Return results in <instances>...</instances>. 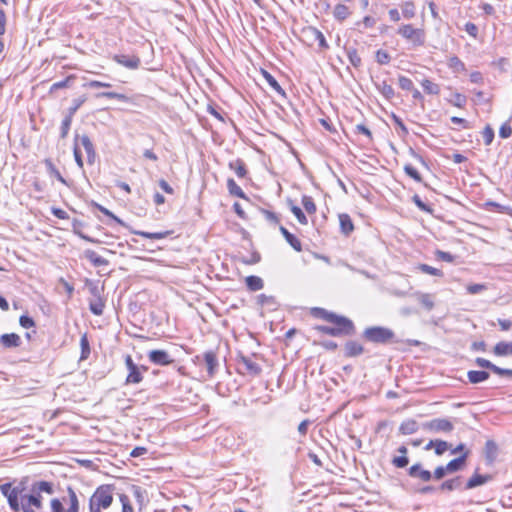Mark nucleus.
<instances>
[{"label":"nucleus","instance_id":"63","mask_svg":"<svg viewBox=\"0 0 512 512\" xmlns=\"http://www.w3.org/2000/svg\"><path fill=\"white\" fill-rule=\"evenodd\" d=\"M120 502L122 504V512H134L130 499L127 495L120 494Z\"/></svg>","mask_w":512,"mask_h":512},{"label":"nucleus","instance_id":"46","mask_svg":"<svg viewBox=\"0 0 512 512\" xmlns=\"http://www.w3.org/2000/svg\"><path fill=\"white\" fill-rule=\"evenodd\" d=\"M302 205L308 214L316 213L317 208L312 197L304 195L302 197Z\"/></svg>","mask_w":512,"mask_h":512},{"label":"nucleus","instance_id":"4","mask_svg":"<svg viewBox=\"0 0 512 512\" xmlns=\"http://www.w3.org/2000/svg\"><path fill=\"white\" fill-rule=\"evenodd\" d=\"M362 337L367 342H371L374 344H390L398 342L395 339V333L393 330L382 327V326H371L367 327L363 333Z\"/></svg>","mask_w":512,"mask_h":512},{"label":"nucleus","instance_id":"53","mask_svg":"<svg viewBox=\"0 0 512 512\" xmlns=\"http://www.w3.org/2000/svg\"><path fill=\"white\" fill-rule=\"evenodd\" d=\"M93 205L100 211L102 212L104 215L112 218L113 220H115L118 224L122 225V226H125V223L120 219L118 218L116 215H114L110 210H108L107 208H105L104 206L98 204V203H93Z\"/></svg>","mask_w":512,"mask_h":512},{"label":"nucleus","instance_id":"49","mask_svg":"<svg viewBox=\"0 0 512 512\" xmlns=\"http://www.w3.org/2000/svg\"><path fill=\"white\" fill-rule=\"evenodd\" d=\"M73 154H74L76 164L78 165L79 168L82 169L84 166V163H83L81 151L78 147V134L75 135Z\"/></svg>","mask_w":512,"mask_h":512},{"label":"nucleus","instance_id":"5","mask_svg":"<svg viewBox=\"0 0 512 512\" xmlns=\"http://www.w3.org/2000/svg\"><path fill=\"white\" fill-rule=\"evenodd\" d=\"M2 494L7 498L9 507L14 512H20V505H22V497L28 495L24 482H20L17 486H12L11 483H4L0 485Z\"/></svg>","mask_w":512,"mask_h":512},{"label":"nucleus","instance_id":"15","mask_svg":"<svg viewBox=\"0 0 512 512\" xmlns=\"http://www.w3.org/2000/svg\"><path fill=\"white\" fill-rule=\"evenodd\" d=\"M22 341L16 333H5L0 336V345L3 348L11 349L20 347Z\"/></svg>","mask_w":512,"mask_h":512},{"label":"nucleus","instance_id":"36","mask_svg":"<svg viewBox=\"0 0 512 512\" xmlns=\"http://www.w3.org/2000/svg\"><path fill=\"white\" fill-rule=\"evenodd\" d=\"M44 164H45L46 169L50 175L54 176L61 183L65 184V185L67 184V181L65 180V178H63V176L61 175L59 170L55 167V165L53 164L51 159H45Z\"/></svg>","mask_w":512,"mask_h":512},{"label":"nucleus","instance_id":"39","mask_svg":"<svg viewBox=\"0 0 512 512\" xmlns=\"http://www.w3.org/2000/svg\"><path fill=\"white\" fill-rule=\"evenodd\" d=\"M104 307H105V304L100 297H98L94 301H90V303H89L90 311L96 316H100L103 314Z\"/></svg>","mask_w":512,"mask_h":512},{"label":"nucleus","instance_id":"43","mask_svg":"<svg viewBox=\"0 0 512 512\" xmlns=\"http://www.w3.org/2000/svg\"><path fill=\"white\" fill-rule=\"evenodd\" d=\"M80 347H81V360H85L90 355V344L87 337V334H83L80 339Z\"/></svg>","mask_w":512,"mask_h":512},{"label":"nucleus","instance_id":"14","mask_svg":"<svg viewBox=\"0 0 512 512\" xmlns=\"http://www.w3.org/2000/svg\"><path fill=\"white\" fill-rule=\"evenodd\" d=\"M311 315L314 316L315 318H319V319H322V320H325L327 322H330V321H344L343 320V317L342 315H338L334 312H330L324 308H320V307H314L311 309Z\"/></svg>","mask_w":512,"mask_h":512},{"label":"nucleus","instance_id":"29","mask_svg":"<svg viewBox=\"0 0 512 512\" xmlns=\"http://www.w3.org/2000/svg\"><path fill=\"white\" fill-rule=\"evenodd\" d=\"M131 232L135 235H139L141 237H144L147 239H154V240L164 239L172 233L171 231L146 232V231H139V230H132Z\"/></svg>","mask_w":512,"mask_h":512},{"label":"nucleus","instance_id":"37","mask_svg":"<svg viewBox=\"0 0 512 512\" xmlns=\"http://www.w3.org/2000/svg\"><path fill=\"white\" fill-rule=\"evenodd\" d=\"M227 188L231 195L242 198V199H247L245 193L240 188V186L237 185V183L234 181V179L229 178L227 180Z\"/></svg>","mask_w":512,"mask_h":512},{"label":"nucleus","instance_id":"22","mask_svg":"<svg viewBox=\"0 0 512 512\" xmlns=\"http://www.w3.org/2000/svg\"><path fill=\"white\" fill-rule=\"evenodd\" d=\"M339 224L341 233L346 237H348L354 231V224L352 219L346 213L339 214Z\"/></svg>","mask_w":512,"mask_h":512},{"label":"nucleus","instance_id":"60","mask_svg":"<svg viewBox=\"0 0 512 512\" xmlns=\"http://www.w3.org/2000/svg\"><path fill=\"white\" fill-rule=\"evenodd\" d=\"M412 201L413 203L421 210V211H424V212H427V213H431L432 212V208L425 204L421 198L419 197V195L415 194L413 197H412Z\"/></svg>","mask_w":512,"mask_h":512},{"label":"nucleus","instance_id":"44","mask_svg":"<svg viewBox=\"0 0 512 512\" xmlns=\"http://www.w3.org/2000/svg\"><path fill=\"white\" fill-rule=\"evenodd\" d=\"M497 449V445L493 440H487L485 443L486 458L493 461L496 457Z\"/></svg>","mask_w":512,"mask_h":512},{"label":"nucleus","instance_id":"48","mask_svg":"<svg viewBox=\"0 0 512 512\" xmlns=\"http://www.w3.org/2000/svg\"><path fill=\"white\" fill-rule=\"evenodd\" d=\"M72 119H73V117L67 114L64 117V119L62 120L61 131H60V137L62 139L67 137L68 132H69L70 127H71Z\"/></svg>","mask_w":512,"mask_h":512},{"label":"nucleus","instance_id":"10","mask_svg":"<svg viewBox=\"0 0 512 512\" xmlns=\"http://www.w3.org/2000/svg\"><path fill=\"white\" fill-rule=\"evenodd\" d=\"M425 430L449 433L454 429L453 423L445 418H435L423 424Z\"/></svg>","mask_w":512,"mask_h":512},{"label":"nucleus","instance_id":"33","mask_svg":"<svg viewBox=\"0 0 512 512\" xmlns=\"http://www.w3.org/2000/svg\"><path fill=\"white\" fill-rule=\"evenodd\" d=\"M378 91L388 100L392 99L395 95V91L393 87L388 84L386 81L375 83Z\"/></svg>","mask_w":512,"mask_h":512},{"label":"nucleus","instance_id":"17","mask_svg":"<svg viewBox=\"0 0 512 512\" xmlns=\"http://www.w3.org/2000/svg\"><path fill=\"white\" fill-rule=\"evenodd\" d=\"M470 451H465L459 457L452 459L445 466V470H448V473H454L460 471L464 468L467 458L469 456Z\"/></svg>","mask_w":512,"mask_h":512},{"label":"nucleus","instance_id":"32","mask_svg":"<svg viewBox=\"0 0 512 512\" xmlns=\"http://www.w3.org/2000/svg\"><path fill=\"white\" fill-rule=\"evenodd\" d=\"M350 14H351V12H350L349 8L347 6H345L344 4L339 3V4L335 5L334 10H333V16L336 20L342 22L345 19H347Z\"/></svg>","mask_w":512,"mask_h":512},{"label":"nucleus","instance_id":"45","mask_svg":"<svg viewBox=\"0 0 512 512\" xmlns=\"http://www.w3.org/2000/svg\"><path fill=\"white\" fill-rule=\"evenodd\" d=\"M309 31H310L311 35L314 37V39L318 41L319 46L321 48L327 49L329 47L323 33L320 30H318L317 28H314V27H310Z\"/></svg>","mask_w":512,"mask_h":512},{"label":"nucleus","instance_id":"27","mask_svg":"<svg viewBox=\"0 0 512 512\" xmlns=\"http://www.w3.org/2000/svg\"><path fill=\"white\" fill-rule=\"evenodd\" d=\"M462 485V476H456L452 479H448L444 481L440 486L439 490L441 491H454L461 488Z\"/></svg>","mask_w":512,"mask_h":512},{"label":"nucleus","instance_id":"42","mask_svg":"<svg viewBox=\"0 0 512 512\" xmlns=\"http://www.w3.org/2000/svg\"><path fill=\"white\" fill-rule=\"evenodd\" d=\"M346 54H347V57H348L351 65H353L356 68L361 65V63H362L361 57L359 56V54L355 48H347Z\"/></svg>","mask_w":512,"mask_h":512},{"label":"nucleus","instance_id":"35","mask_svg":"<svg viewBox=\"0 0 512 512\" xmlns=\"http://www.w3.org/2000/svg\"><path fill=\"white\" fill-rule=\"evenodd\" d=\"M257 304H259L262 307L266 306L275 309L277 306V301L276 298L272 295L259 294L257 296Z\"/></svg>","mask_w":512,"mask_h":512},{"label":"nucleus","instance_id":"6","mask_svg":"<svg viewBox=\"0 0 512 512\" xmlns=\"http://www.w3.org/2000/svg\"><path fill=\"white\" fill-rule=\"evenodd\" d=\"M397 33L411 42L415 47L423 46L425 44V31L420 28H414L411 24L402 25Z\"/></svg>","mask_w":512,"mask_h":512},{"label":"nucleus","instance_id":"47","mask_svg":"<svg viewBox=\"0 0 512 512\" xmlns=\"http://www.w3.org/2000/svg\"><path fill=\"white\" fill-rule=\"evenodd\" d=\"M417 269L422 273L442 277L443 272L440 269L434 268L428 264H419Z\"/></svg>","mask_w":512,"mask_h":512},{"label":"nucleus","instance_id":"21","mask_svg":"<svg viewBox=\"0 0 512 512\" xmlns=\"http://www.w3.org/2000/svg\"><path fill=\"white\" fill-rule=\"evenodd\" d=\"M364 352V347L356 341H347L344 346V355L346 357H357Z\"/></svg>","mask_w":512,"mask_h":512},{"label":"nucleus","instance_id":"50","mask_svg":"<svg viewBox=\"0 0 512 512\" xmlns=\"http://www.w3.org/2000/svg\"><path fill=\"white\" fill-rule=\"evenodd\" d=\"M402 14L404 18L411 19L415 16V6L412 2L407 1L402 5Z\"/></svg>","mask_w":512,"mask_h":512},{"label":"nucleus","instance_id":"28","mask_svg":"<svg viewBox=\"0 0 512 512\" xmlns=\"http://www.w3.org/2000/svg\"><path fill=\"white\" fill-rule=\"evenodd\" d=\"M467 377H468V380L470 383L478 384L483 381H486L490 377V374L484 370H481V371L471 370L467 373Z\"/></svg>","mask_w":512,"mask_h":512},{"label":"nucleus","instance_id":"23","mask_svg":"<svg viewBox=\"0 0 512 512\" xmlns=\"http://www.w3.org/2000/svg\"><path fill=\"white\" fill-rule=\"evenodd\" d=\"M413 296L427 311H431L434 308V296L432 294L416 292Z\"/></svg>","mask_w":512,"mask_h":512},{"label":"nucleus","instance_id":"12","mask_svg":"<svg viewBox=\"0 0 512 512\" xmlns=\"http://www.w3.org/2000/svg\"><path fill=\"white\" fill-rule=\"evenodd\" d=\"M113 60L129 69H137L141 64L140 58L135 55L129 56L125 54H116L114 55Z\"/></svg>","mask_w":512,"mask_h":512},{"label":"nucleus","instance_id":"55","mask_svg":"<svg viewBox=\"0 0 512 512\" xmlns=\"http://www.w3.org/2000/svg\"><path fill=\"white\" fill-rule=\"evenodd\" d=\"M449 102L458 108H462L465 106L467 98L463 94L454 93L453 98Z\"/></svg>","mask_w":512,"mask_h":512},{"label":"nucleus","instance_id":"51","mask_svg":"<svg viewBox=\"0 0 512 512\" xmlns=\"http://www.w3.org/2000/svg\"><path fill=\"white\" fill-rule=\"evenodd\" d=\"M451 448V445L444 440L436 439L435 443V454L440 456L443 455L448 449Z\"/></svg>","mask_w":512,"mask_h":512},{"label":"nucleus","instance_id":"58","mask_svg":"<svg viewBox=\"0 0 512 512\" xmlns=\"http://www.w3.org/2000/svg\"><path fill=\"white\" fill-rule=\"evenodd\" d=\"M19 324L25 329L34 328L36 326L34 319L28 315H21L19 318Z\"/></svg>","mask_w":512,"mask_h":512},{"label":"nucleus","instance_id":"61","mask_svg":"<svg viewBox=\"0 0 512 512\" xmlns=\"http://www.w3.org/2000/svg\"><path fill=\"white\" fill-rule=\"evenodd\" d=\"M261 213L263 214V216L265 217V219L267 221H269L270 223L272 224H279L280 222V219L278 217V215L272 211H269V210H266V209H261Z\"/></svg>","mask_w":512,"mask_h":512},{"label":"nucleus","instance_id":"20","mask_svg":"<svg viewBox=\"0 0 512 512\" xmlns=\"http://www.w3.org/2000/svg\"><path fill=\"white\" fill-rule=\"evenodd\" d=\"M279 230L287 243L297 252L302 251L301 241L292 233H290L284 226L280 225Z\"/></svg>","mask_w":512,"mask_h":512},{"label":"nucleus","instance_id":"11","mask_svg":"<svg viewBox=\"0 0 512 512\" xmlns=\"http://www.w3.org/2000/svg\"><path fill=\"white\" fill-rule=\"evenodd\" d=\"M148 358L153 364L161 366L170 365L174 362L165 350H151L148 353Z\"/></svg>","mask_w":512,"mask_h":512},{"label":"nucleus","instance_id":"30","mask_svg":"<svg viewBox=\"0 0 512 512\" xmlns=\"http://www.w3.org/2000/svg\"><path fill=\"white\" fill-rule=\"evenodd\" d=\"M493 352L497 356L512 355V342H505V341L498 342L494 346Z\"/></svg>","mask_w":512,"mask_h":512},{"label":"nucleus","instance_id":"3","mask_svg":"<svg viewBox=\"0 0 512 512\" xmlns=\"http://www.w3.org/2000/svg\"><path fill=\"white\" fill-rule=\"evenodd\" d=\"M342 321H330V323L335 324V327L325 326V325H316L313 329L319 333L326 334L332 337H341V336H353L356 332V327L352 320L347 317H343Z\"/></svg>","mask_w":512,"mask_h":512},{"label":"nucleus","instance_id":"41","mask_svg":"<svg viewBox=\"0 0 512 512\" xmlns=\"http://www.w3.org/2000/svg\"><path fill=\"white\" fill-rule=\"evenodd\" d=\"M96 98H108V99H117L123 102H127L129 98L125 94L117 93V92H100L95 95Z\"/></svg>","mask_w":512,"mask_h":512},{"label":"nucleus","instance_id":"59","mask_svg":"<svg viewBox=\"0 0 512 512\" xmlns=\"http://www.w3.org/2000/svg\"><path fill=\"white\" fill-rule=\"evenodd\" d=\"M391 462L396 468H405L409 464V459L407 456L400 455L393 457Z\"/></svg>","mask_w":512,"mask_h":512},{"label":"nucleus","instance_id":"26","mask_svg":"<svg viewBox=\"0 0 512 512\" xmlns=\"http://www.w3.org/2000/svg\"><path fill=\"white\" fill-rule=\"evenodd\" d=\"M84 256L86 259H88L92 264L93 266L95 267H100V266H105V265H108V260L99 256L95 251L93 250H86L84 252Z\"/></svg>","mask_w":512,"mask_h":512},{"label":"nucleus","instance_id":"9","mask_svg":"<svg viewBox=\"0 0 512 512\" xmlns=\"http://www.w3.org/2000/svg\"><path fill=\"white\" fill-rule=\"evenodd\" d=\"M203 361L206 365V370H207V374L210 378H212L217 370H218V367H219V362H218V358H217V354L215 351L213 350H208L206 352L203 353V356H199L197 355L195 357V362H200V361Z\"/></svg>","mask_w":512,"mask_h":512},{"label":"nucleus","instance_id":"18","mask_svg":"<svg viewBox=\"0 0 512 512\" xmlns=\"http://www.w3.org/2000/svg\"><path fill=\"white\" fill-rule=\"evenodd\" d=\"M147 367L138 365H135L134 367L130 368L128 371V375L126 377V384H138L142 381V371H147Z\"/></svg>","mask_w":512,"mask_h":512},{"label":"nucleus","instance_id":"1","mask_svg":"<svg viewBox=\"0 0 512 512\" xmlns=\"http://www.w3.org/2000/svg\"><path fill=\"white\" fill-rule=\"evenodd\" d=\"M42 493L54 494V484L49 481L33 482L28 495L22 497L20 512H37L43 507Z\"/></svg>","mask_w":512,"mask_h":512},{"label":"nucleus","instance_id":"38","mask_svg":"<svg viewBox=\"0 0 512 512\" xmlns=\"http://www.w3.org/2000/svg\"><path fill=\"white\" fill-rule=\"evenodd\" d=\"M421 85L427 94L438 95L440 93L439 85L430 81L429 79H424L421 82Z\"/></svg>","mask_w":512,"mask_h":512},{"label":"nucleus","instance_id":"62","mask_svg":"<svg viewBox=\"0 0 512 512\" xmlns=\"http://www.w3.org/2000/svg\"><path fill=\"white\" fill-rule=\"evenodd\" d=\"M390 55L384 51V50H378L376 52V61L381 64V65H384V64H388L390 62Z\"/></svg>","mask_w":512,"mask_h":512},{"label":"nucleus","instance_id":"40","mask_svg":"<svg viewBox=\"0 0 512 512\" xmlns=\"http://www.w3.org/2000/svg\"><path fill=\"white\" fill-rule=\"evenodd\" d=\"M289 202H290V210L293 213V215L297 218L298 222L302 225H307L308 220H307L306 215L303 213L302 209L300 207L294 205L292 203V201H289Z\"/></svg>","mask_w":512,"mask_h":512},{"label":"nucleus","instance_id":"64","mask_svg":"<svg viewBox=\"0 0 512 512\" xmlns=\"http://www.w3.org/2000/svg\"><path fill=\"white\" fill-rule=\"evenodd\" d=\"M435 255H436L437 259L448 262V263L453 262L455 259L454 255H452L449 252L442 251V250H437L435 252Z\"/></svg>","mask_w":512,"mask_h":512},{"label":"nucleus","instance_id":"24","mask_svg":"<svg viewBox=\"0 0 512 512\" xmlns=\"http://www.w3.org/2000/svg\"><path fill=\"white\" fill-rule=\"evenodd\" d=\"M262 75L264 79L267 81L269 86L279 95L286 97V93L284 89L280 86L277 80L266 70L262 69Z\"/></svg>","mask_w":512,"mask_h":512},{"label":"nucleus","instance_id":"13","mask_svg":"<svg viewBox=\"0 0 512 512\" xmlns=\"http://www.w3.org/2000/svg\"><path fill=\"white\" fill-rule=\"evenodd\" d=\"M78 140H80L81 145L83 146L86 154H87V163L89 165H93L96 161V151L94 148V145L92 141L90 140L89 136L84 134L82 136L78 135Z\"/></svg>","mask_w":512,"mask_h":512},{"label":"nucleus","instance_id":"25","mask_svg":"<svg viewBox=\"0 0 512 512\" xmlns=\"http://www.w3.org/2000/svg\"><path fill=\"white\" fill-rule=\"evenodd\" d=\"M419 425L416 420L408 419L401 423L399 432L403 435H411L418 431Z\"/></svg>","mask_w":512,"mask_h":512},{"label":"nucleus","instance_id":"34","mask_svg":"<svg viewBox=\"0 0 512 512\" xmlns=\"http://www.w3.org/2000/svg\"><path fill=\"white\" fill-rule=\"evenodd\" d=\"M229 168L234 170L239 178H244L247 175V169L245 163L241 159H237L229 163Z\"/></svg>","mask_w":512,"mask_h":512},{"label":"nucleus","instance_id":"8","mask_svg":"<svg viewBox=\"0 0 512 512\" xmlns=\"http://www.w3.org/2000/svg\"><path fill=\"white\" fill-rule=\"evenodd\" d=\"M68 498H69V508L65 509L63 506V502L66 501L63 498V501L58 498H53L50 502L52 512H79V501L77 495L72 487L67 488Z\"/></svg>","mask_w":512,"mask_h":512},{"label":"nucleus","instance_id":"2","mask_svg":"<svg viewBox=\"0 0 512 512\" xmlns=\"http://www.w3.org/2000/svg\"><path fill=\"white\" fill-rule=\"evenodd\" d=\"M113 503V486L100 485L94 491L89 500L90 512H101V509H107Z\"/></svg>","mask_w":512,"mask_h":512},{"label":"nucleus","instance_id":"56","mask_svg":"<svg viewBox=\"0 0 512 512\" xmlns=\"http://www.w3.org/2000/svg\"><path fill=\"white\" fill-rule=\"evenodd\" d=\"M482 137L484 139L485 145H490L494 139V130L490 125H486L482 131Z\"/></svg>","mask_w":512,"mask_h":512},{"label":"nucleus","instance_id":"57","mask_svg":"<svg viewBox=\"0 0 512 512\" xmlns=\"http://www.w3.org/2000/svg\"><path fill=\"white\" fill-rule=\"evenodd\" d=\"M86 97L81 96L79 98H76L73 100V105L68 109V115L74 116V114L77 112V110L85 103Z\"/></svg>","mask_w":512,"mask_h":512},{"label":"nucleus","instance_id":"7","mask_svg":"<svg viewBox=\"0 0 512 512\" xmlns=\"http://www.w3.org/2000/svg\"><path fill=\"white\" fill-rule=\"evenodd\" d=\"M238 366V372L243 375H249L256 377L261 374L262 368L256 363L251 356H246L243 353H239L236 357Z\"/></svg>","mask_w":512,"mask_h":512},{"label":"nucleus","instance_id":"19","mask_svg":"<svg viewBox=\"0 0 512 512\" xmlns=\"http://www.w3.org/2000/svg\"><path fill=\"white\" fill-rule=\"evenodd\" d=\"M492 475L490 474H485V475H481V474H478L477 472L471 477L469 478V480L467 481L466 485H465V489H473L475 487H478V486H481V485H484L486 484L487 482L491 481L492 480Z\"/></svg>","mask_w":512,"mask_h":512},{"label":"nucleus","instance_id":"31","mask_svg":"<svg viewBox=\"0 0 512 512\" xmlns=\"http://www.w3.org/2000/svg\"><path fill=\"white\" fill-rule=\"evenodd\" d=\"M245 283H246L247 288L253 292L261 290L264 286V282H263L262 278H260L259 276H255V275L247 276L245 279Z\"/></svg>","mask_w":512,"mask_h":512},{"label":"nucleus","instance_id":"16","mask_svg":"<svg viewBox=\"0 0 512 512\" xmlns=\"http://www.w3.org/2000/svg\"><path fill=\"white\" fill-rule=\"evenodd\" d=\"M408 475L412 478H418L424 482H428L432 479V473L422 468L420 463L412 465L408 469Z\"/></svg>","mask_w":512,"mask_h":512},{"label":"nucleus","instance_id":"52","mask_svg":"<svg viewBox=\"0 0 512 512\" xmlns=\"http://www.w3.org/2000/svg\"><path fill=\"white\" fill-rule=\"evenodd\" d=\"M404 171L409 177L414 179L416 182H422V176L411 164H406L404 166Z\"/></svg>","mask_w":512,"mask_h":512},{"label":"nucleus","instance_id":"54","mask_svg":"<svg viewBox=\"0 0 512 512\" xmlns=\"http://www.w3.org/2000/svg\"><path fill=\"white\" fill-rule=\"evenodd\" d=\"M398 84L401 89L411 91L414 88L412 80L406 76L400 75L398 78Z\"/></svg>","mask_w":512,"mask_h":512}]
</instances>
